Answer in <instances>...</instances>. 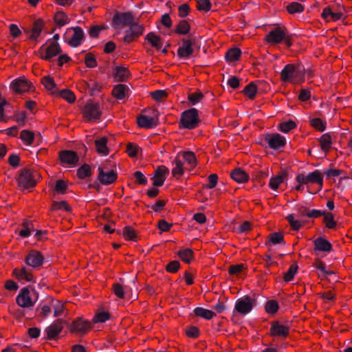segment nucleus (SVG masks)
I'll return each instance as SVG.
<instances>
[{
	"label": "nucleus",
	"mask_w": 352,
	"mask_h": 352,
	"mask_svg": "<svg viewBox=\"0 0 352 352\" xmlns=\"http://www.w3.org/2000/svg\"><path fill=\"white\" fill-rule=\"evenodd\" d=\"M305 69L302 66L287 65L280 73V79L284 82L298 84L304 81Z\"/></svg>",
	"instance_id": "1"
},
{
	"label": "nucleus",
	"mask_w": 352,
	"mask_h": 352,
	"mask_svg": "<svg viewBox=\"0 0 352 352\" xmlns=\"http://www.w3.org/2000/svg\"><path fill=\"white\" fill-rule=\"evenodd\" d=\"M38 298V294L35 289L24 287L18 294L16 302L21 307H30L35 304Z\"/></svg>",
	"instance_id": "2"
},
{
	"label": "nucleus",
	"mask_w": 352,
	"mask_h": 352,
	"mask_svg": "<svg viewBox=\"0 0 352 352\" xmlns=\"http://www.w3.org/2000/svg\"><path fill=\"white\" fill-rule=\"evenodd\" d=\"M39 174L36 170L24 168L21 170L17 182L22 188H32L36 186Z\"/></svg>",
	"instance_id": "3"
},
{
	"label": "nucleus",
	"mask_w": 352,
	"mask_h": 352,
	"mask_svg": "<svg viewBox=\"0 0 352 352\" xmlns=\"http://www.w3.org/2000/svg\"><path fill=\"white\" fill-rule=\"evenodd\" d=\"M199 122L198 111L190 109L184 111L181 118V124L184 128L192 129L197 126Z\"/></svg>",
	"instance_id": "4"
},
{
	"label": "nucleus",
	"mask_w": 352,
	"mask_h": 352,
	"mask_svg": "<svg viewBox=\"0 0 352 352\" xmlns=\"http://www.w3.org/2000/svg\"><path fill=\"white\" fill-rule=\"evenodd\" d=\"M296 180L298 184L307 185L309 184H317L320 189L322 187L323 177L321 173L316 170L307 175L299 174L296 176Z\"/></svg>",
	"instance_id": "5"
},
{
	"label": "nucleus",
	"mask_w": 352,
	"mask_h": 352,
	"mask_svg": "<svg viewBox=\"0 0 352 352\" xmlns=\"http://www.w3.org/2000/svg\"><path fill=\"white\" fill-rule=\"evenodd\" d=\"M84 120L92 122L98 120L101 116V109L98 104L87 103L82 110Z\"/></svg>",
	"instance_id": "6"
},
{
	"label": "nucleus",
	"mask_w": 352,
	"mask_h": 352,
	"mask_svg": "<svg viewBox=\"0 0 352 352\" xmlns=\"http://www.w3.org/2000/svg\"><path fill=\"white\" fill-rule=\"evenodd\" d=\"M255 300L250 296H245L236 300L234 309L239 314H247L253 308Z\"/></svg>",
	"instance_id": "7"
},
{
	"label": "nucleus",
	"mask_w": 352,
	"mask_h": 352,
	"mask_svg": "<svg viewBox=\"0 0 352 352\" xmlns=\"http://www.w3.org/2000/svg\"><path fill=\"white\" fill-rule=\"evenodd\" d=\"M130 29L125 32L124 41L126 43H131L135 40V38L139 37L144 32V26L138 23L135 22L134 19L131 24H130Z\"/></svg>",
	"instance_id": "8"
},
{
	"label": "nucleus",
	"mask_w": 352,
	"mask_h": 352,
	"mask_svg": "<svg viewBox=\"0 0 352 352\" xmlns=\"http://www.w3.org/2000/svg\"><path fill=\"white\" fill-rule=\"evenodd\" d=\"M60 52V47L57 43H52L49 46L41 47L38 50V56L45 60H50L54 56H56Z\"/></svg>",
	"instance_id": "9"
},
{
	"label": "nucleus",
	"mask_w": 352,
	"mask_h": 352,
	"mask_svg": "<svg viewBox=\"0 0 352 352\" xmlns=\"http://www.w3.org/2000/svg\"><path fill=\"white\" fill-rule=\"evenodd\" d=\"M133 19L134 18L130 12L117 13L113 16L112 22L116 28H123L129 26Z\"/></svg>",
	"instance_id": "10"
},
{
	"label": "nucleus",
	"mask_w": 352,
	"mask_h": 352,
	"mask_svg": "<svg viewBox=\"0 0 352 352\" xmlns=\"http://www.w3.org/2000/svg\"><path fill=\"white\" fill-rule=\"evenodd\" d=\"M91 328V324L89 321L83 320L82 318H79L77 320L73 321L69 327V329L72 333H74L79 335L85 334Z\"/></svg>",
	"instance_id": "11"
},
{
	"label": "nucleus",
	"mask_w": 352,
	"mask_h": 352,
	"mask_svg": "<svg viewBox=\"0 0 352 352\" xmlns=\"http://www.w3.org/2000/svg\"><path fill=\"white\" fill-rule=\"evenodd\" d=\"M285 29L276 27L271 30L265 37V41L270 44H278L285 38Z\"/></svg>",
	"instance_id": "12"
},
{
	"label": "nucleus",
	"mask_w": 352,
	"mask_h": 352,
	"mask_svg": "<svg viewBox=\"0 0 352 352\" xmlns=\"http://www.w3.org/2000/svg\"><path fill=\"white\" fill-rule=\"evenodd\" d=\"M44 257L43 254L36 250L30 251L25 257L26 263L34 267H39L43 263Z\"/></svg>",
	"instance_id": "13"
},
{
	"label": "nucleus",
	"mask_w": 352,
	"mask_h": 352,
	"mask_svg": "<svg viewBox=\"0 0 352 352\" xmlns=\"http://www.w3.org/2000/svg\"><path fill=\"white\" fill-rule=\"evenodd\" d=\"M59 159L63 164L72 166H76L79 160L76 152L69 150L60 151Z\"/></svg>",
	"instance_id": "14"
},
{
	"label": "nucleus",
	"mask_w": 352,
	"mask_h": 352,
	"mask_svg": "<svg viewBox=\"0 0 352 352\" xmlns=\"http://www.w3.org/2000/svg\"><path fill=\"white\" fill-rule=\"evenodd\" d=\"M99 174L98 179L100 182L104 185H109L113 183L117 179V173L113 170L104 171V170L99 167Z\"/></svg>",
	"instance_id": "15"
},
{
	"label": "nucleus",
	"mask_w": 352,
	"mask_h": 352,
	"mask_svg": "<svg viewBox=\"0 0 352 352\" xmlns=\"http://www.w3.org/2000/svg\"><path fill=\"white\" fill-rule=\"evenodd\" d=\"M169 173V170L164 166H159L155 171V175L153 177V185L155 186H162L166 178L167 175Z\"/></svg>",
	"instance_id": "16"
},
{
	"label": "nucleus",
	"mask_w": 352,
	"mask_h": 352,
	"mask_svg": "<svg viewBox=\"0 0 352 352\" xmlns=\"http://www.w3.org/2000/svg\"><path fill=\"white\" fill-rule=\"evenodd\" d=\"M63 329V321L62 320H57L50 326H49L45 331L47 335V338L50 340L56 338Z\"/></svg>",
	"instance_id": "17"
},
{
	"label": "nucleus",
	"mask_w": 352,
	"mask_h": 352,
	"mask_svg": "<svg viewBox=\"0 0 352 352\" xmlns=\"http://www.w3.org/2000/svg\"><path fill=\"white\" fill-rule=\"evenodd\" d=\"M194 41L189 39H184L182 45L177 50V55L179 58H188L193 53L192 45Z\"/></svg>",
	"instance_id": "18"
},
{
	"label": "nucleus",
	"mask_w": 352,
	"mask_h": 352,
	"mask_svg": "<svg viewBox=\"0 0 352 352\" xmlns=\"http://www.w3.org/2000/svg\"><path fill=\"white\" fill-rule=\"evenodd\" d=\"M266 141L269 146L274 149H277L285 146V138L278 133L269 135L266 138Z\"/></svg>",
	"instance_id": "19"
},
{
	"label": "nucleus",
	"mask_w": 352,
	"mask_h": 352,
	"mask_svg": "<svg viewBox=\"0 0 352 352\" xmlns=\"http://www.w3.org/2000/svg\"><path fill=\"white\" fill-rule=\"evenodd\" d=\"M10 86L15 92L21 94L30 89V82L25 78H19L12 81Z\"/></svg>",
	"instance_id": "20"
},
{
	"label": "nucleus",
	"mask_w": 352,
	"mask_h": 352,
	"mask_svg": "<svg viewBox=\"0 0 352 352\" xmlns=\"http://www.w3.org/2000/svg\"><path fill=\"white\" fill-rule=\"evenodd\" d=\"M270 331L271 334L274 336L286 338L289 334V327L278 322H274L272 324Z\"/></svg>",
	"instance_id": "21"
},
{
	"label": "nucleus",
	"mask_w": 352,
	"mask_h": 352,
	"mask_svg": "<svg viewBox=\"0 0 352 352\" xmlns=\"http://www.w3.org/2000/svg\"><path fill=\"white\" fill-rule=\"evenodd\" d=\"M72 30L74 34L71 38L67 41V43L70 46L76 47L81 44L84 38V32L80 27H74Z\"/></svg>",
	"instance_id": "22"
},
{
	"label": "nucleus",
	"mask_w": 352,
	"mask_h": 352,
	"mask_svg": "<svg viewBox=\"0 0 352 352\" xmlns=\"http://www.w3.org/2000/svg\"><path fill=\"white\" fill-rule=\"evenodd\" d=\"M13 274L19 280H25L27 282H35L31 270L25 267L21 269H14L13 270Z\"/></svg>",
	"instance_id": "23"
},
{
	"label": "nucleus",
	"mask_w": 352,
	"mask_h": 352,
	"mask_svg": "<svg viewBox=\"0 0 352 352\" xmlns=\"http://www.w3.org/2000/svg\"><path fill=\"white\" fill-rule=\"evenodd\" d=\"M138 124L140 127L143 128H153L157 124V120L152 117L146 116H140L138 118Z\"/></svg>",
	"instance_id": "24"
},
{
	"label": "nucleus",
	"mask_w": 352,
	"mask_h": 352,
	"mask_svg": "<svg viewBox=\"0 0 352 352\" xmlns=\"http://www.w3.org/2000/svg\"><path fill=\"white\" fill-rule=\"evenodd\" d=\"M314 250L321 252H330L331 244L324 238H318L314 241Z\"/></svg>",
	"instance_id": "25"
},
{
	"label": "nucleus",
	"mask_w": 352,
	"mask_h": 352,
	"mask_svg": "<svg viewBox=\"0 0 352 352\" xmlns=\"http://www.w3.org/2000/svg\"><path fill=\"white\" fill-rule=\"evenodd\" d=\"M175 167L172 169V175L173 177L179 179L180 178L184 173V167L182 161L179 159V154H178L174 162Z\"/></svg>",
	"instance_id": "26"
},
{
	"label": "nucleus",
	"mask_w": 352,
	"mask_h": 352,
	"mask_svg": "<svg viewBox=\"0 0 352 352\" xmlns=\"http://www.w3.org/2000/svg\"><path fill=\"white\" fill-rule=\"evenodd\" d=\"M231 177L238 183H244L249 179L248 174L241 168L234 169L230 174Z\"/></svg>",
	"instance_id": "27"
},
{
	"label": "nucleus",
	"mask_w": 352,
	"mask_h": 352,
	"mask_svg": "<svg viewBox=\"0 0 352 352\" xmlns=\"http://www.w3.org/2000/svg\"><path fill=\"white\" fill-rule=\"evenodd\" d=\"M145 39L148 41L152 47H155L157 50H160L163 45L162 38L153 32L148 33L146 36Z\"/></svg>",
	"instance_id": "28"
},
{
	"label": "nucleus",
	"mask_w": 352,
	"mask_h": 352,
	"mask_svg": "<svg viewBox=\"0 0 352 352\" xmlns=\"http://www.w3.org/2000/svg\"><path fill=\"white\" fill-rule=\"evenodd\" d=\"M107 139L105 137L95 140L96 151L99 154L107 155L109 150L107 147Z\"/></svg>",
	"instance_id": "29"
},
{
	"label": "nucleus",
	"mask_w": 352,
	"mask_h": 352,
	"mask_svg": "<svg viewBox=\"0 0 352 352\" xmlns=\"http://www.w3.org/2000/svg\"><path fill=\"white\" fill-rule=\"evenodd\" d=\"M194 313L196 316L201 317L206 320H210L215 316V314L212 311L203 307L195 308L194 309Z\"/></svg>",
	"instance_id": "30"
},
{
	"label": "nucleus",
	"mask_w": 352,
	"mask_h": 352,
	"mask_svg": "<svg viewBox=\"0 0 352 352\" xmlns=\"http://www.w3.org/2000/svg\"><path fill=\"white\" fill-rule=\"evenodd\" d=\"M42 83L45 88L50 91L51 94H54L57 93V89L54 80L49 76H45L42 79Z\"/></svg>",
	"instance_id": "31"
},
{
	"label": "nucleus",
	"mask_w": 352,
	"mask_h": 352,
	"mask_svg": "<svg viewBox=\"0 0 352 352\" xmlns=\"http://www.w3.org/2000/svg\"><path fill=\"white\" fill-rule=\"evenodd\" d=\"M43 28V21L41 19H38L33 23V26L31 30L30 38L36 39Z\"/></svg>",
	"instance_id": "32"
},
{
	"label": "nucleus",
	"mask_w": 352,
	"mask_h": 352,
	"mask_svg": "<svg viewBox=\"0 0 352 352\" xmlns=\"http://www.w3.org/2000/svg\"><path fill=\"white\" fill-rule=\"evenodd\" d=\"M55 23L61 27L69 22V19L67 15L61 11L57 12L54 16Z\"/></svg>",
	"instance_id": "33"
},
{
	"label": "nucleus",
	"mask_w": 352,
	"mask_h": 352,
	"mask_svg": "<svg viewBox=\"0 0 352 352\" xmlns=\"http://www.w3.org/2000/svg\"><path fill=\"white\" fill-rule=\"evenodd\" d=\"M182 155L190 168H195L197 166V161L193 152L185 151L182 153Z\"/></svg>",
	"instance_id": "34"
},
{
	"label": "nucleus",
	"mask_w": 352,
	"mask_h": 352,
	"mask_svg": "<svg viewBox=\"0 0 352 352\" xmlns=\"http://www.w3.org/2000/svg\"><path fill=\"white\" fill-rule=\"evenodd\" d=\"M127 87L126 85L120 84L114 87L112 90V94L117 99L122 100L125 97Z\"/></svg>",
	"instance_id": "35"
},
{
	"label": "nucleus",
	"mask_w": 352,
	"mask_h": 352,
	"mask_svg": "<svg viewBox=\"0 0 352 352\" xmlns=\"http://www.w3.org/2000/svg\"><path fill=\"white\" fill-rule=\"evenodd\" d=\"M320 144L323 151H328L331 146V138L330 135L328 133L323 134L320 138Z\"/></svg>",
	"instance_id": "36"
},
{
	"label": "nucleus",
	"mask_w": 352,
	"mask_h": 352,
	"mask_svg": "<svg viewBox=\"0 0 352 352\" xmlns=\"http://www.w3.org/2000/svg\"><path fill=\"white\" fill-rule=\"evenodd\" d=\"M20 138L25 144L30 146L33 143L34 134L29 130H23L21 132Z\"/></svg>",
	"instance_id": "37"
},
{
	"label": "nucleus",
	"mask_w": 352,
	"mask_h": 352,
	"mask_svg": "<svg viewBox=\"0 0 352 352\" xmlns=\"http://www.w3.org/2000/svg\"><path fill=\"white\" fill-rule=\"evenodd\" d=\"M241 52L239 48H232L229 50L226 54V58L229 62L237 60L241 56Z\"/></svg>",
	"instance_id": "38"
},
{
	"label": "nucleus",
	"mask_w": 352,
	"mask_h": 352,
	"mask_svg": "<svg viewBox=\"0 0 352 352\" xmlns=\"http://www.w3.org/2000/svg\"><path fill=\"white\" fill-rule=\"evenodd\" d=\"M129 75V71L125 67H118L116 70V73L114 75V78L116 81L122 82L125 80V78Z\"/></svg>",
	"instance_id": "39"
},
{
	"label": "nucleus",
	"mask_w": 352,
	"mask_h": 352,
	"mask_svg": "<svg viewBox=\"0 0 352 352\" xmlns=\"http://www.w3.org/2000/svg\"><path fill=\"white\" fill-rule=\"evenodd\" d=\"M178 256L183 261L189 263L193 258V252L191 249L187 248L178 252Z\"/></svg>",
	"instance_id": "40"
},
{
	"label": "nucleus",
	"mask_w": 352,
	"mask_h": 352,
	"mask_svg": "<svg viewBox=\"0 0 352 352\" xmlns=\"http://www.w3.org/2000/svg\"><path fill=\"white\" fill-rule=\"evenodd\" d=\"M57 93L62 98L69 103H73L76 100L75 94L69 89H63Z\"/></svg>",
	"instance_id": "41"
},
{
	"label": "nucleus",
	"mask_w": 352,
	"mask_h": 352,
	"mask_svg": "<svg viewBox=\"0 0 352 352\" xmlns=\"http://www.w3.org/2000/svg\"><path fill=\"white\" fill-rule=\"evenodd\" d=\"M324 216V222L326 226L328 228H334L336 227V223L334 221L333 214L331 212H325L323 214Z\"/></svg>",
	"instance_id": "42"
},
{
	"label": "nucleus",
	"mask_w": 352,
	"mask_h": 352,
	"mask_svg": "<svg viewBox=\"0 0 352 352\" xmlns=\"http://www.w3.org/2000/svg\"><path fill=\"white\" fill-rule=\"evenodd\" d=\"M287 10L289 14L299 13L304 10V7L299 3L293 2L287 6Z\"/></svg>",
	"instance_id": "43"
},
{
	"label": "nucleus",
	"mask_w": 352,
	"mask_h": 352,
	"mask_svg": "<svg viewBox=\"0 0 352 352\" xmlns=\"http://www.w3.org/2000/svg\"><path fill=\"white\" fill-rule=\"evenodd\" d=\"M190 30V25L189 23L185 21H181L175 30V32L179 34H186Z\"/></svg>",
	"instance_id": "44"
},
{
	"label": "nucleus",
	"mask_w": 352,
	"mask_h": 352,
	"mask_svg": "<svg viewBox=\"0 0 352 352\" xmlns=\"http://www.w3.org/2000/svg\"><path fill=\"white\" fill-rule=\"evenodd\" d=\"M285 177V175H278L276 177H272L270 181V186L273 190H276L279 185L283 182L284 178Z\"/></svg>",
	"instance_id": "45"
},
{
	"label": "nucleus",
	"mask_w": 352,
	"mask_h": 352,
	"mask_svg": "<svg viewBox=\"0 0 352 352\" xmlns=\"http://www.w3.org/2000/svg\"><path fill=\"white\" fill-rule=\"evenodd\" d=\"M257 89L253 82L248 85L243 89L244 94L250 99H253L256 94Z\"/></svg>",
	"instance_id": "46"
},
{
	"label": "nucleus",
	"mask_w": 352,
	"mask_h": 352,
	"mask_svg": "<svg viewBox=\"0 0 352 352\" xmlns=\"http://www.w3.org/2000/svg\"><path fill=\"white\" fill-rule=\"evenodd\" d=\"M296 127V123L292 120H289L287 122H282L279 124L278 129L283 133H288L292 129H294Z\"/></svg>",
	"instance_id": "47"
},
{
	"label": "nucleus",
	"mask_w": 352,
	"mask_h": 352,
	"mask_svg": "<svg viewBox=\"0 0 352 352\" xmlns=\"http://www.w3.org/2000/svg\"><path fill=\"white\" fill-rule=\"evenodd\" d=\"M64 210L65 211H70L71 208L67 204V203L65 201H62L60 202L58 201H54L51 206L52 210Z\"/></svg>",
	"instance_id": "48"
},
{
	"label": "nucleus",
	"mask_w": 352,
	"mask_h": 352,
	"mask_svg": "<svg viewBox=\"0 0 352 352\" xmlns=\"http://www.w3.org/2000/svg\"><path fill=\"white\" fill-rule=\"evenodd\" d=\"M77 175L80 179H85V177L91 175L90 166L88 164L82 165L78 169Z\"/></svg>",
	"instance_id": "49"
},
{
	"label": "nucleus",
	"mask_w": 352,
	"mask_h": 352,
	"mask_svg": "<svg viewBox=\"0 0 352 352\" xmlns=\"http://www.w3.org/2000/svg\"><path fill=\"white\" fill-rule=\"evenodd\" d=\"M123 236L127 240H135L136 232L133 228L130 226H126L123 229Z\"/></svg>",
	"instance_id": "50"
},
{
	"label": "nucleus",
	"mask_w": 352,
	"mask_h": 352,
	"mask_svg": "<svg viewBox=\"0 0 352 352\" xmlns=\"http://www.w3.org/2000/svg\"><path fill=\"white\" fill-rule=\"evenodd\" d=\"M298 265L296 264H293L290 266L288 271L284 275V280L286 282H289L292 280L297 272Z\"/></svg>",
	"instance_id": "51"
},
{
	"label": "nucleus",
	"mask_w": 352,
	"mask_h": 352,
	"mask_svg": "<svg viewBox=\"0 0 352 352\" xmlns=\"http://www.w3.org/2000/svg\"><path fill=\"white\" fill-rule=\"evenodd\" d=\"M110 318V314L106 311L99 312L93 318V322H104Z\"/></svg>",
	"instance_id": "52"
},
{
	"label": "nucleus",
	"mask_w": 352,
	"mask_h": 352,
	"mask_svg": "<svg viewBox=\"0 0 352 352\" xmlns=\"http://www.w3.org/2000/svg\"><path fill=\"white\" fill-rule=\"evenodd\" d=\"M278 309V304L276 300H270L265 305V311L268 314H275Z\"/></svg>",
	"instance_id": "53"
},
{
	"label": "nucleus",
	"mask_w": 352,
	"mask_h": 352,
	"mask_svg": "<svg viewBox=\"0 0 352 352\" xmlns=\"http://www.w3.org/2000/svg\"><path fill=\"white\" fill-rule=\"evenodd\" d=\"M67 188V186L65 181L62 179H58L56 181L55 186H54V190L60 194H65L66 192Z\"/></svg>",
	"instance_id": "54"
},
{
	"label": "nucleus",
	"mask_w": 352,
	"mask_h": 352,
	"mask_svg": "<svg viewBox=\"0 0 352 352\" xmlns=\"http://www.w3.org/2000/svg\"><path fill=\"white\" fill-rule=\"evenodd\" d=\"M204 98V95L201 91H197L195 93L190 94L188 95V100L192 104H195L200 102Z\"/></svg>",
	"instance_id": "55"
},
{
	"label": "nucleus",
	"mask_w": 352,
	"mask_h": 352,
	"mask_svg": "<svg viewBox=\"0 0 352 352\" xmlns=\"http://www.w3.org/2000/svg\"><path fill=\"white\" fill-rule=\"evenodd\" d=\"M153 99L157 101H162L168 96V93L165 90H157L151 93Z\"/></svg>",
	"instance_id": "56"
},
{
	"label": "nucleus",
	"mask_w": 352,
	"mask_h": 352,
	"mask_svg": "<svg viewBox=\"0 0 352 352\" xmlns=\"http://www.w3.org/2000/svg\"><path fill=\"white\" fill-rule=\"evenodd\" d=\"M197 8L199 10L208 11L211 8V3L209 0H197Z\"/></svg>",
	"instance_id": "57"
},
{
	"label": "nucleus",
	"mask_w": 352,
	"mask_h": 352,
	"mask_svg": "<svg viewBox=\"0 0 352 352\" xmlns=\"http://www.w3.org/2000/svg\"><path fill=\"white\" fill-rule=\"evenodd\" d=\"M287 220L289 221L291 228L294 230H298L300 229L302 225L298 220H295L294 214H291L287 217Z\"/></svg>",
	"instance_id": "58"
},
{
	"label": "nucleus",
	"mask_w": 352,
	"mask_h": 352,
	"mask_svg": "<svg viewBox=\"0 0 352 352\" xmlns=\"http://www.w3.org/2000/svg\"><path fill=\"white\" fill-rule=\"evenodd\" d=\"M22 226L23 229L19 232V235L23 237H28L30 235V228L32 226V223L25 221L22 223Z\"/></svg>",
	"instance_id": "59"
},
{
	"label": "nucleus",
	"mask_w": 352,
	"mask_h": 352,
	"mask_svg": "<svg viewBox=\"0 0 352 352\" xmlns=\"http://www.w3.org/2000/svg\"><path fill=\"white\" fill-rule=\"evenodd\" d=\"M270 243L276 245L283 241V235L280 232L272 233L270 236Z\"/></svg>",
	"instance_id": "60"
},
{
	"label": "nucleus",
	"mask_w": 352,
	"mask_h": 352,
	"mask_svg": "<svg viewBox=\"0 0 352 352\" xmlns=\"http://www.w3.org/2000/svg\"><path fill=\"white\" fill-rule=\"evenodd\" d=\"M113 291L114 294L120 298H124V289L122 285L119 283H115L113 285Z\"/></svg>",
	"instance_id": "61"
},
{
	"label": "nucleus",
	"mask_w": 352,
	"mask_h": 352,
	"mask_svg": "<svg viewBox=\"0 0 352 352\" xmlns=\"http://www.w3.org/2000/svg\"><path fill=\"white\" fill-rule=\"evenodd\" d=\"M311 125L316 129L323 131L325 129L324 123L320 118H314L311 120Z\"/></svg>",
	"instance_id": "62"
},
{
	"label": "nucleus",
	"mask_w": 352,
	"mask_h": 352,
	"mask_svg": "<svg viewBox=\"0 0 352 352\" xmlns=\"http://www.w3.org/2000/svg\"><path fill=\"white\" fill-rule=\"evenodd\" d=\"M85 65L90 68L96 67L97 62L93 54L89 53L87 54L85 58Z\"/></svg>",
	"instance_id": "63"
},
{
	"label": "nucleus",
	"mask_w": 352,
	"mask_h": 352,
	"mask_svg": "<svg viewBox=\"0 0 352 352\" xmlns=\"http://www.w3.org/2000/svg\"><path fill=\"white\" fill-rule=\"evenodd\" d=\"M243 269L244 266L243 264L233 265L230 266L228 272L231 275H238L243 271Z\"/></svg>",
	"instance_id": "64"
}]
</instances>
